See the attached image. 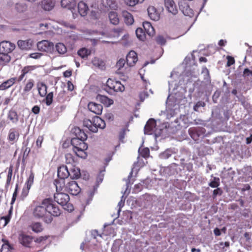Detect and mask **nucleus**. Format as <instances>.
<instances>
[{
	"label": "nucleus",
	"instance_id": "1",
	"mask_svg": "<svg viewBox=\"0 0 252 252\" xmlns=\"http://www.w3.org/2000/svg\"><path fill=\"white\" fill-rule=\"evenodd\" d=\"M61 213L58 206L53 203L51 198L44 199L41 204L35 207L33 211L35 218L42 219L47 223L51 222L53 216L58 217Z\"/></svg>",
	"mask_w": 252,
	"mask_h": 252
},
{
	"label": "nucleus",
	"instance_id": "2",
	"mask_svg": "<svg viewBox=\"0 0 252 252\" xmlns=\"http://www.w3.org/2000/svg\"><path fill=\"white\" fill-rule=\"evenodd\" d=\"M178 76L176 72L173 71L170 76L171 80L168 81L169 91L170 92L172 91V93L168 96L167 101L169 102L172 100L175 104H179L183 99L185 98L182 92H176L178 88L176 79L178 78Z\"/></svg>",
	"mask_w": 252,
	"mask_h": 252
},
{
	"label": "nucleus",
	"instance_id": "3",
	"mask_svg": "<svg viewBox=\"0 0 252 252\" xmlns=\"http://www.w3.org/2000/svg\"><path fill=\"white\" fill-rule=\"evenodd\" d=\"M54 184L58 191H64L72 195H77L81 191V188L75 181L55 180Z\"/></svg>",
	"mask_w": 252,
	"mask_h": 252
},
{
	"label": "nucleus",
	"instance_id": "4",
	"mask_svg": "<svg viewBox=\"0 0 252 252\" xmlns=\"http://www.w3.org/2000/svg\"><path fill=\"white\" fill-rule=\"evenodd\" d=\"M166 127L164 124L158 125V122L153 118L150 119L144 127V133L147 134H154L156 137L159 136L161 131Z\"/></svg>",
	"mask_w": 252,
	"mask_h": 252
},
{
	"label": "nucleus",
	"instance_id": "5",
	"mask_svg": "<svg viewBox=\"0 0 252 252\" xmlns=\"http://www.w3.org/2000/svg\"><path fill=\"white\" fill-rule=\"evenodd\" d=\"M54 200L60 205L62 206L63 208L71 212L73 210V207L69 201L70 198L68 194L64 191H58L54 194Z\"/></svg>",
	"mask_w": 252,
	"mask_h": 252
},
{
	"label": "nucleus",
	"instance_id": "6",
	"mask_svg": "<svg viewBox=\"0 0 252 252\" xmlns=\"http://www.w3.org/2000/svg\"><path fill=\"white\" fill-rule=\"evenodd\" d=\"M84 123L88 129L94 133L97 132L98 128L103 129L106 126L104 121L97 116L94 118L92 121L88 120Z\"/></svg>",
	"mask_w": 252,
	"mask_h": 252
},
{
	"label": "nucleus",
	"instance_id": "7",
	"mask_svg": "<svg viewBox=\"0 0 252 252\" xmlns=\"http://www.w3.org/2000/svg\"><path fill=\"white\" fill-rule=\"evenodd\" d=\"M164 5L169 16H175L178 14V9L174 0H164Z\"/></svg>",
	"mask_w": 252,
	"mask_h": 252
},
{
	"label": "nucleus",
	"instance_id": "8",
	"mask_svg": "<svg viewBox=\"0 0 252 252\" xmlns=\"http://www.w3.org/2000/svg\"><path fill=\"white\" fill-rule=\"evenodd\" d=\"M155 196L146 193L141 196L137 200L138 204L144 208H147L152 205Z\"/></svg>",
	"mask_w": 252,
	"mask_h": 252
},
{
	"label": "nucleus",
	"instance_id": "9",
	"mask_svg": "<svg viewBox=\"0 0 252 252\" xmlns=\"http://www.w3.org/2000/svg\"><path fill=\"white\" fill-rule=\"evenodd\" d=\"M107 87L110 90L115 92H123L125 90V86L120 81L108 79L106 83Z\"/></svg>",
	"mask_w": 252,
	"mask_h": 252
},
{
	"label": "nucleus",
	"instance_id": "10",
	"mask_svg": "<svg viewBox=\"0 0 252 252\" xmlns=\"http://www.w3.org/2000/svg\"><path fill=\"white\" fill-rule=\"evenodd\" d=\"M38 50L47 53H52L54 50V44L48 40H44L37 43Z\"/></svg>",
	"mask_w": 252,
	"mask_h": 252
},
{
	"label": "nucleus",
	"instance_id": "11",
	"mask_svg": "<svg viewBox=\"0 0 252 252\" xmlns=\"http://www.w3.org/2000/svg\"><path fill=\"white\" fill-rule=\"evenodd\" d=\"M189 133L190 137L195 141L198 140L200 136L203 135L206 130L202 127H190L189 129Z\"/></svg>",
	"mask_w": 252,
	"mask_h": 252
},
{
	"label": "nucleus",
	"instance_id": "12",
	"mask_svg": "<svg viewBox=\"0 0 252 252\" xmlns=\"http://www.w3.org/2000/svg\"><path fill=\"white\" fill-rule=\"evenodd\" d=\"M179 7L180 10L182 12L183 14L185 16L192 17L193 16V11L189 5L188 2L184 0H181L179 1Z\"/></svg>",
	"mask_w": 252,
	"mask_h": 252
},
{
	"label": "nucleus",
	"instance_id": "13",
	"mask_svg": "<svg viewBox=\"0 0 252 252\" xmlns=\"http://www.w3.org/2000/svg\"><path fill=\"white\" fill-rule=\"evenodd\" d=\"M14 44L8 41H3L0 43V53L9 54L15 49Z\"/></svg>",
	"mask_w": 252,
	"mask_h": 252
},
{
	"label": "nucleus",
	"instance_id": "14",
	"mask_svg": "<svg viewBox=\"0 0 252 252\" xmlns=\"http://www.w3.org/2000/svg\"><path fill=\"white\" fill-rule=\"evenodd\" d=\"M69 170L66 165H62L58 168V180H65L69 176Z\"/></svg>",
	"mask_w": 252,
	"mask_h": 252
},
{
	"label": "nucleus",
	"instance_id": "15",
	"mask_svg": "<svg viewBox=\"0 0 252 252\" xmlns=\"http://www.w3.org/2000/svg\"><path fill=\"white\" fill-rule=\"evenodd\" d=\"M19 241L23 246L30 247L32 242V238L29 235L20 233L18 237Z\"/></svg>",
	"mask_w": 252,
	"mask_h": 252
},
{
	"label": "nucleus",
	"instance_id": "16",
	"mask_svg": "<svg viewBox=\"0 0 252 252\" xmlns=\"http://www.w3.org/2000/svg\"><path fill=\"white\" fill-rule=\"evenodd\" d=\"M126 63L128 66H133L137 61V54L134 51H130L126 56Z\"/></svg>",
	"mask_w": 252,
	"mask_h": 252
},
{
	"label": "nucleus",
	"instance_id": "17",
	"mask_svg": "<svg viewBox=\"0 0 252 252\" xmlns=\"http://www.w3.org/2000/svg\"><path fill=\"white\" fill-rule=\"evenodd\" d=\"M89 110L96 115H100L102 113L103 107L99 104L91 102L88 105Z\"/></svg>",
	"mask_w": 252,
	"mask_h": 252
},
{
	"label": "nucleus",
	"instance_id": "18",
	"mask_svg": "<svg viewBox=\"0 0 252 252\" xmlns=\"http://www.w3.org/2000/svg\"><path fill=\"white\" fill-rule=\"evenodd\" d=\"M61 5L63 7L70 10L73 15H74V11L76 6V1L75 0H62Z\"/></svg>",
	"mask_w": 252,
	"mask_h": 252
},
{
	"label": "nucleus",
	"instance_id": "19",
	"mask_svg": "<svg viewBox=\"0 0 252 252\" xmlns=\"http://www.w3.org/2000/svg\"><path fill=\"white\" fill-rule=\"evenodd\" d=\"M19 136L18 131L15 128H12L9 130L7 139L11 144H13L17 141Z\"/></svg>",
	"mask_w": 252,
	"mask_h": 252
},
{
	"label": "nucleus",
	"instance_id": "20",
	"mask_svg": "<svg viewBox=\"0 0 252 252\" xmlns=\"http://www.w3.org/2000/svg\"><path fill=\"white\" fill-rule=\"evenodd\" d=\"M150 18L154 21H158L159 19L160 15L157 9L153 6H150L147 9Z\"/></svg>",
	"mask_w": 252,
	"mask_h": 252
},
{
	"label": "nucleus",
	"instance_id": "21",
	"mask_svg": "<svg viewBox=\"0 0 252 252\" xmlns=\"http://www.w3.org/2000/svg\"><path fill=\"white\" fill-rule=\"evenodd\" d=\"M17 44L18 47L21 49L28 50L32 48V41L31 39L27 40H19Z\"/></svg>",
	"mask_w": 252,
	"mask_h": 252
},
{
	"label": "nucleus",
	"instance_id": "22",
	"mask_svg": "<svg viewBox=\"0 0 252 252\" xmlns=\"http://www.w3.org/2000/svg\"><path fill=\"white\" fill-rule=\"evenodd\" d=\"M96 99L98 101L102 103L107 107L110 106L114 103L113 99L108 98L105 95L97 94Z\"/></svg>",
	"mask_w": 252,
	"mask_h": 252
},
{
	"label": "nucleus",
	"instance_id": "23",
	"mask_svg": "<svg viewBox=\"0 0 252 252\" xmlns=\"http://www.w3.org/2000/svg\"><path fill=\"white\" fill-rule=\"evenodd\" d=\"M89 8L87 3L83 1H81L78 3V11L82 16H85L87 15Z\"/></svg>",
	"mask_w": 252,
	"mask_h": 252
},
{
	"label": "nucleus",
	"instance_id": "24",
	"mask_svg": "<svg viewBox=\"0 0 252 252\" xmlns=\"http://www.w3.org/2000/svg\"><path fill=\"white\" fill-rule=\"evenodd\" d=\"M72 132L74 133L77 138H78L82 141H85L87 138V134L82 131L79 127H74L72 130Z\"/></svg>",
	"mask_w": 252,
	"mask_h": 252
},
{
	"label": "nucleus",
	"instance_id": "25",
	"mask_svg": "<svg viewBox=\"0 0 252 252\" xmlns=\"http://www.w3.org/2000/svg\"><path fill=\"white\" fill-rule=\"evenodd\" d=\"M69 170V176L71 179H77L80 177V170L78 167L73 166L70 167Z\"/></svg>",
	"mask_w": 252,
	"mask_h": 252
},
{
	"label": "nucleus",
	"instance_id": "26",
	"mask_svg": "<svg viewBox=\"0 0 252 252\" xmlns=\"http://www.w3.org/2000/svg\"><path fill=\"white\" fill-rule=\"evenodd\" d=\"M143 27L145 32L149 35L153 36L155 34V30L151 24L149 22H144Z\"/></svg>",
	"mask_w": 252,
	"mask_h": 252
},
{
	"label": "nucleus",
	"instance_id": "27",
	"mask_svg": "<svg viewBox=\"0 0 252 252\" xmlns=\"http://www.w3.org/2000/svg\"><path fill=\"white\" fill-rule=\"evenodd\" d=\"M122 15L124 18L125 22L128 25H132L134 22V19L132 15L127 11H123Z\"/></svg>",
	"mask_w": 252,
	"mask_h": 252
},
{
	"label": "nucleus",
	"instance_id": "28",
	"mask_svg": "<svg viewBox=\"0 0 252 252\" xmlns=\"http://www.w3.org/2000/svg\"><path fill=\"white\" fill-rule=\"evenodd\" d=\"M16 80V78H11L7 81L4 82L1 85H0V90H4L9 88L12 85H13Z\"/></svg>",
	"mask_w": 252,
	"mask_h": 252
},
{
	"label": "nucleus",
	"instance_id": "29",
	"mask_svg": "<svg viewBox=\"0 0 252 252\" xmlns=\"http://www.w3.org/2000/svg\"><path fill=\"white\" fill-rule=\"evenodd\" d=\"M54 5V2L52 0H43L41 2L42 8L46 11L51 10Z\"/></svg>",
	"mask_w": 252,
	"mask_h": 252
},
{
	"label": "nucleus",
	"instance_id": "30",
	"mask_svg": "<svg viewBox=\"0 0 252 252\" xmlns=\"http://www.w3.org/2000/svg\"><path fill=\"white\" fill-rule=\"evenodd\" d=\"M29 227L35 233L40 232L43 229L42 224L38 222H32Z\"/></svg>",
	"mask_w": 252,
	"mask_h": 252
},
{
	"label": "nucleus",
	"instance_id": "31",
	"mask_svg": "<svg viewBox=\"0 0 252 252\" xmlns=\"http://www.w3.org/2000/svg\"><path fill=\"white\" fill-rule=\"evenodd\" d=\"M177 166L178 165L177 164L175 163H172L165 169V171L168 175H174L177 172Z\"/></svg>",
	"mask_w": 252,
	"mask_h": 252
},
{
	"label": "nucleus",
	"instance_id": "32",
	"mask_svg": "<svg viewBox=\"0 0 252 252\" xmlns=\"http://www.w3.org/2000/svg\"><path fill=\"white\" fill-rule=\"evenodd\" d=\"M175 152L172 149H167L163 152L160 153L159 157L160 159H166L170 158Z\"/></svg>",
	"mask_w": 252,
	"mask_h": 252
},
{
	"label": "nucleus",
	"instance_id": "33",
	"mask_svg": "<svg viewBox=\"0 0 252 252\" xmlns=\"http://www.w3.org/2000/svg\"><path fill=\"white\" fill-rule=\"evenodd\" d=\"M8 118L14 124H17L19 120L17 112L13 110L9 111Z\"/></svg>",
	"mask_w": 252,
	"mask_h": 252
},
{
	"label": "nucleus",
	"instance_id": "34",
	"mask_svg": "<svg viewBox=\"0 0 252 252\" xmlns=\"http://www.w3.org/2000/svg\"><path fill=\"white\" fill-rule=\"evenodd\" d=\"M109 18L110 22L115 25H116L119 23V18L118 14L116 12L111 11L109 13Z\"/></svg>",
	"mask_w": 252,
	"mask_h": 252
},
{
	"label": "nucleus",
	"instance_id": "35",
	"mask_svg": "<svg viewBox=\"0 0 252 252\" xmlns=\"http://www.w3.org/2000/svg\"><path fill=\"white\" fill-rule=\"evenodd\" d=\"M38 94L41 97H44L47 94V86L43 83L37 84Z\"/></svg>",
	"mask_w": 252,
	"mask_h": 252
},
{
	"label": "nucleus",
	"instance_id": "36",
	"mask_svg": "<svg viewBox=\"0 0 252 252\" xmlns=\"http://www.w3.org/2000/svg\"><path fill=\"white\" fill-rule=\"evenodd\" d=\"M11 57L9 54L0 53V64H5L10 62Z\"/></svg>",
	"mask_w": 252,
	"mask_h": 252
},
{
	"label": "nucleus",
	"instance_id": "37",
	"mask_svg": "<svg viewBox=\"0 0 252 252\" xmlns=\"http://www.w3.org/2000/svg\"><path fill=\"white\" fill-rule=\"evenodd\" d=\"M56 50L60 54H64L67 51L66 46L62 43H58L55 46Z\"/></svg>",
	"mask_w": 252,
	"mask_h": 252
},
{
	"label": "nucleus",
	"instance_id": "38",
	"mask_svg": "<svg viewBox=\"0 0 252 252\" xmlns=\"http://www.w3.org/2000/svg\"><path fill=\"white\" fill-rule=\"evenodd\" d=\"M13 246L10 244L8 242L3 244L2 246L1 252H14Z\"/></svg>",
	"mask_w": 252,
	"mask_h": 252
},
{
	"label": "nucleus",
	"instance_id": "39",
	"mask_svg": "<svg viewBox=\"0 0 252 252\" xmlns=\"http://www.w3.org/2000/svg\"><path fill=\"white\" fill-rule=\"evenodd\" d=\"M34 86V81L33 80L30 79L28 80L24 88L23 91L24 93H28L30 92Z\"/></svg>",
	"mask_w": 252,
	"mask_h": 252
},
{
	"label": "nucleus",
	"instance_id": "40",
	"mask_svg": "<svg viewBox=\"0 0 252 252\" xmlns=\"http://www.w3.org/2000/svg\"><path fill=\"white\" fill-rule=\"evenodd\" d=\"M220 185V179L218 177H214L213 179L210 181L208 185L212 188H218Z\"/></svg>",
	"mask_w": 252,
	"mask_h": 252
},
{
	"label": "nucleus",
	"instance_id": "41",
	"mask_svg": "<svg viewBox=\"0 0 252 252\" xmlns=\"http://www.w3.org/2000/svg\"><path fill=\"white\" fill-rule=\"evenodd\" d=\"M205 105L206 103L202 101H198L193 106V110L196 112H202Z\"/></svg>",
	"mask_w": 252,
	"mask_h": 252
},
{
	"label": "nucleus",
	"instance_id": "42",
	"mask_svg": "<svg viewBox=\"0 0 252 252\" xmlns=\"http://www.w3.org/2000/svg\"><path fill=\"white\" fill-rule=\"evenodd\" d=\"M202 73L204 74V81L206 84L210 83L211 80L209 76V70L206 67L202 68Z\"/></svg>",
	"mask_w": 252,
	"mask_h": 252
},
{
	"label": "nucleus",
	"instance_id": "43",
	"mask_svg": "<svg viewBox=\"0 0 252 252\" xmlns=\"http://www.w3.org/2000/svg\"><path fill=\"white\" fill-rule=\"evenodd\" d=\"M82 141V140L77 138L76 137L72 138L71 140V144L72 146V150H73V149H77V147L79 146V145Z\"/></svg>",
	"mask_w": 252,
	"mask_h": 252
},
{
	"label": "nucleus",
	"instance_id": "44",
	"mask_svg": "<svg viewBox=\"0 0 252 252\" xmlns=\"http://www.w3.org/2000/svg\"><path fill=\"white\" fill-rule=\"evenodd\" d=\"M136 35L140 40H144L145 38V32L142 28H137L135 31Z\"/></svg>",
	"mask_w": 252,
	"mask_h": 252
},
{
	"label": "nucleus",
	"instance_id": "45",
	"mask_svg": "<svg viewBox=\"0 0 252 252\" xmlns=\"http://www.w3.org/2000/svg\"><path fill=\"white\" fill-rule=\"evenodd\" d=\"M12 173H13V166L10 165V167L8 168V174L7 176V179H6V186H9L11 181V178L12 176Z\"/></svg>",
	"mask_w": 252,
	"mask_h": 252
},
{
	"label": "nucleus",
	"instance_id": "46",
	"mask_svg": "<svg viewBox=\"0 0 252 252\" xmlns=\"http://www.w3.org/2000/svg\"><path fill=\"white\" fill-rule=\"evenodd\" d=\"M34 180V174L32 172H31L29 178H28L26 183L25 186L28 187L29 188H31L32 185L33 183Z\"/></svg>",
	"mask_w": 252,
	"mask_h": 252
},
{
	"label": "nucleus",
	"instance_id": "47",
	"mask_svg": "<svg viewBox=\"0 0 252 252\" xmlns=\"http://www.w3.org/2000/svg\"><path fill=\"white\" fill-rule=\"evenodd\" d=\"M144 0H124L125 3L129 6H134L138 3L142 2Z\"/></svg>",
	"mask_w": 252,
	"mask_h": 252
},
{
	"label": "nucleus",
	"instance_id": "48",
	"mask_svg": "<svg viewBox=\"0 0 252 252\" xmlns=\"http://www.w3.org/2000/svg\"><path fill=\"white\" fill-rule=\"evenodd\" d=\"M90 53V52L86 48H82L78 51V55L83 58L87 57Z\"/></svg>",
	"mask_w": 252,
	"mask_h": 252
},
{
	"label": "nucleus",
	"instance_id": "49",
	"mask_svg": "<svg viewBox=\"0 0 252 252\" xmlns=\"http://www.w3.org/2000/svg\"><path fill=\"white\" fill-rule=\"evenodd\" d=\"M74 153L79 157L86 158L87 154L84 150L73 149Z\"/></svg>",
	"mask_w": 252,
	"mask_h": 252
},
{
	"label": "nucleus",
	"instance_id": "50",
	"mask_svg": "<svg viewBox=\"0 0 252 252\" xmlns=\"http://www.w3.org/2000/svg\"><path fill=\"white\" fill-rule=\"evenodd\" d=\"M53 92H50L48 94H47L45 98V102L47 106H50L53 102Z\"/></svg>",
	"mask_w": 252,
	"mask_h": 252
},
{
	"label": "nucleus",
	"instance_id": "51",
	"mask_svg": "<svg viewBox=\"0 0 252 252\" xmlns=\"http://www.w3.org/2000/svg\"><path fill=\"white\" fill-rule=\"evenodd\" d=\"M15 8L20 12H24L26 10L27 6L24 3H18L16 4Z\"/></svg>",
	"mask_w": 252,
	"mask_h": 252
},
{
	"label": "nucleus",
	"instance_id": "52",
	"mask_svg": "<svg viewBox=\"0 0 252 252\" xmlns=\"http://www.w3.org/2000/svg\"><path fill=\"white\" fill-rule=\"evenodd\" d=\"M65 91H62L59 94L57 97V99L59 102H63L64 101Z\"/></svg>",
	"mask_w": 252,
	"mask_h": 252
},
{
	"label": "nucleus",
	"instance_id": "53",
	"mask_svg": "<svg viewBox=\"0 0 252 252\" xmlns=\"http://www.w3.org/2000/svg\"><path fill=\"white\" fill-rule=\"evenodd\" d=\"M156 41L158 44L161 45H165L166 43V40L162 35H158L156 37Z\"/></svg>",
	"mask_w": 252,
	"mask_h": 252
},
{
	"label": "nucleus",
	"instance_id": "54",
	"mask_svg": "<svg viewBox=\"0 0 252 252\" xmlns=\"http://www.w3.org/2000/svg\"><path fill=\"white\" fill-rule=\"evenodd\" d=\"M125 63L126 61L124 59H121L117 62L116 63V67L119 70H120L125 66Z\"/></svg>",
	"mask_w": 252,
	"mask_h": 252
},
{
	"label": "nucleus",
	"instance_id": "55",
	"mask_svg": "<svg viewBox=\"0 0 252 252\" xmlns=\"http://www.w3.org/2000/svg\"><path fill=\"white\" fill-rule=\"evenodd\" d=\"M216 188V189L213 190V197L214 199L218 195H221L222 193V191L220 188L218 187Z\"/></svg>",
	"mask_w": 252,
	"mask_h": 252
},
{
	"label": "nucleus",
	"instance_id": "56",
	"mask_svg": "<svg viewBox=\"0 0 252 252\" xmlns=\"http://www.w3.org/2000/svg\"><path fill=\"white\" fill-rule=\"evenodd\" d=\"M44 138L42 136H39L37 138L36 141V146L37 148H40L41 147V144L43 141Z\"/></svg>",
	"mask_w": 252,
	"mask_h": 252
},
{
	"label": "nucleus",
	"instance_id": "57",
	"mask_svg": "<svg viewBox=\"0 0 252 252\" xmlns=\"http://www.w3.org/2000/svg\"><path fill=\"white\" fill-rule=\"evenodd\" d=\"M139 96L141 101H143L148 96V92L146 91H143L139 94Z\"/></svg>",
	"mask_w": 252,
	"mask_h": 252
},
{
	"label": "nucleus",
	"instance_id": "58",
	"mask_svg": "<svg viewBox=\"0 0 252 252\" xmlns=\"http://www.w3.org/2000/svg\"><path fill=\"white\" fill-rule=\"evenodd\" d=\"M34 69V67L33 66H27L25 67L22 71L24 72V74H27L30 71L33 70Z\"/></svg>",
	"mask_w": 252,
	"mask_h": 252
},
{
	"label": "nucleus",
	"instance_id": "59",
	"mask_svg": "<svg viewBox=\"0 0 252 252\" xmlns=\"http://www.w3.org/2000/svg\"><path fill=\"white\" fill-rule=\"evenodd\" d=\"M88 149L87 144L84 142V141H82L80 144L79 146L77 147V149L86 150Z\"/></svg>",
	"mask_w": 252,
	"mask_h": 252
},
{
	"label": "nucleus",
	"instance_id": "60",
	"mask_svg": "<svg viewBox=\"0 0 252 252\" xmlns=\"http://www.w3.org/2000/svg\"><path fill=\"white\" fill-rule=\"evenodd\" d=\"M243 76L244 77H246L249 76H252V70H250L249 68H245L243 71Z\"/></svg>",
	"mask_w": 252,
	"mask_h": 252
},
{
	"label": "nucleus",
	"instance_id": "61",
	"mask_svg": "<svg viewBox=\"0 0 252 252\" xmlns=\"http://www.w3.org/2000/svg\"><path fill=\"white\" fill-rule=\"evenodd\" d=\"M42 56V54L40 53H33L30 54L29 56L30 58L34 59H39Z\"/></svg>",
	"mask_w": 252,
	"mask_h": 252
},
{
	"label": "nucleus",
	"instance_id": "62",
	"mask_svg": "<svg viewBox=\"0 0 252 252\" xmlns=\"http://www.w3.org/2000/svg\"><path fill=\"white\" fill-rule=\"evenodd\" d=\"M30 189V188H28V187L25 186L22 190V196H23L24 197L27 196L29 193V190Z\"/></svg>",
	"mask_w": 252,
	"mask_h": 252
},
{
	"label": "nucleus",
	"instance_id": "63",
	"mask_svg": "<svg viewBox=\"0 0 252 252\" xmlns=\"http://www.w3.org/2000/svg\"><path fill=\"white\" fill-rule=\"evenodd\" d=\"M227 65L228 66H230L234 63L235 60L233 57H230V56H227Z\"/></svg>",
	"mask_w": 252,
	"mask_h": 252
},
{
	"label": "nucleus",
	"instance_id": "64",
	"mask_svg": "<svg viewBox=\"0 0 252 252\" xmlns=\"http://www.w3.org/2000/svg\"><path fill=\"white\" fill-rule=\"evenodd\" d=\"M32 111L34 114H37L40 112V107L37 105H35L32 107Z\"/></svg>",
	"mask_w": 252,
	"mask_h": 252
}]
</instances>
